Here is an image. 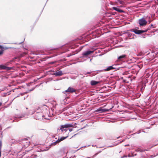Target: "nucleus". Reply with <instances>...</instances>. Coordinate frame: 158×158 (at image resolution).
I'll return each instance as SVG.
<instances>
[{"instance_id": "obj_5", "label": "nucleus", "mask_w": 158, "mask_h": 158, "mask_svg": "<svg viewBox=\"0 0 158 158\" xmlns=\"http://www.w3.org/2000/svg\"><path fill=\"white\" fill-rule=\"evenodd\" d=\"M112 9H113L114 10L120 13H123L124 12V11L121 9H120L118 7H112Z\"/></svg>"}, {"instance_id": "obj_11", "label": "nucleus", "mask_w": 158, "mask_h": 158, "mask_svg": "<svg viewBox=\"0 0 158 158\" xmlns=\"http://www.w3.org/2000/svg\"><path fill=\"white\" fill-rule=\"evenodd\" d=\"M14 48L11 47H6L3 46H2L0 45V49H12Z\"/></svg>"}, {"instance_id": "obj_23", "label": "nucleus", "mask_w": 158, "mask_h": 158, "mask_svg": "<svg viewBox=\"0 0 158 158\" xmlns=\"http://www.w3.org/2000/svg\"><path fill=\"white\" fill-rule=\"evenodd\" d=\"M100 49L102 50V49H104V48H93L91 49Z\"/></svg>"}, {"instance_id": "obj_1", "label": "nucleus", "mask_w": 158, "mask_h": 158, "mask_svg": "<svg viewBox=\"0 0 158 158\" xmlns=\"http://www.w3.org/2000/svg\"><path fill=\"white\" fill-rule=\"evenodd\" d=\"M87 45H81L80 44H76L74 42H70L63 45L59 47V48H62L65 49H89V48H87Z\"/></svg>"}, {"instance_id": "obj_15", "label": "nucleus", "mask_w": 158, "mask_h": 158, "mask_svg": "<svg viewBox=\"0 0 158 158\" xmlns=\"http://www.w3.org/2000/svg\"><path fill=\"white\" fill-rule=\"evenodd\" d=\"M2 141L1 140L0 141V158L1 157V149H2Z\"/></svg>"}, {"instance_id": "obj_27", "label": "nucleus", "mask_w": 158, "mask_h": 158, "mask_svg": "<svg viewBox=\"0 0 158 158\" xmlns=\"http://www.w3.org/2000/svg\"><path fill=\"white\" fill-rule=\"evenodd\" d=\"M111 15H115V13H114V12H112L111 13Z\"/></svg>"}, {"instance_id": "obj_8", "label": "nucleus", "mask_w": 158, "mask_h": 158, "mask_svg": "<svg viewBox=\"0 0 158 158\" xmlns=\"http://www.w3.org/2000/svg\"><path fill=\"white\" fill-rule=\"evenodd\" d=\"M75 90L73 88L69 87L67 90H65V92H69L70 93H73L75 92Z\"/></svg>"}, {"instance_id": "obj_34", "label": "nucleus", "mask_w": 158, "mask_h": 158, "mask_svg": "<svg viewBox=\"0 0 158 158\" xmlns=\"http://www.w3.org/2000/svg\"><path fill=\"white\" fill-rule=\"evenodd\" d=\"M34 88H33L32 89L30 90V91H32V90H33L34 89Z\"/></svg>"}, {"instance_id": "obj_12", "label": "nucleus", "mask_w": 158, "mask_h": 158, "mask_svg": "<svg viewBox=\"0 0 158 158\" xmlns=\"http://www.w3.org/2000/svg\"><path fill=\"white\" fill-rule=\"evenodd\" d=\"M99 83V81H97L94 80L90 82V84L92 85H95Z\"/></svg>"}, {"instance_id": "obj_30", "label": "nucleus", "mask_w": 158, "mask_h": 158, "mask_svg": "<svg viewBox=\"0 0 158 158\" xmlns=\"http://www.w3.org/2000/svg\"><path fill=\"white\" fill-rule=\"evenodd\" d=\"M141 37H143V38H144L145 37V36L144 35H142Z\"/></svg>"}, {"instance_id": "obj_9", "label": "nucleus", "mask_w": 158, "mask_h": 158, "mask_svg": "<svg viewBox=\"0 0 158 158\" xmlns=\"http://www.w3.org/2000/svg\"><path fill=\"white\" fill-rule=\"evenodd\" d=\"M127 57L126 54H123L122 55L118 57V60L120 61L122 60L123 59L126 58Z\"/></svg>"}, {"instance_id": "obj_20", "label": "nucleus", "mask_w": 158, "mask_h": 158, "mask_svg": "<svg viewBox=\"0 0 158 158\" xmlns=\"http://www.w3.org/2000/svg\"><path fill=\"white\" fill-rule=\"evenodd\" d=\"M11 69V68L9 67H6L5 66V69H6L7 70H10Z\"/></svg>"}, {"instance_id": "obj_14", "label": "nucleus", "mask_w": 158, "mask_h": 158, "mask_svg": "<svg viewBox=\"0 0 158 158\" xmlns=\"http://www.w3.org/2000/svg\"><path fill=\"white\" fill-rule=\"evenodd\" d=\"M129 30L127 31V32H126L125 33L127 34L128 37H131L132 36V34L130 32Z\"/></svg>"}, {"instance_id": "obj_35", "label": "nucleus", "mask_w": 158, "mask_h": 158, "mask_svg": "<svg viewBox=\"0 0 158 158\" xmlns=\"http://www.w3.org/2000/svg\"><path fill=\"white\" fill-rule=\"evenodd\" d=\"M53 49L56 50V49H58V48H55Z\"/></svg>"}, {"instance_id": "obj_7", "label": "nucleus", "mask_w": 158, "mask_h": 158, "mask_svg": "<svg viewBox=\"0 0 158 158\" xmlns=\"http://www.w3.org/2000/svg\"><path fill=\"white\" fill-rule=\"evenodd\" d=\"M63 74L62 72L61 71H56V72L54 73L52 75L56 76H61Z\"/></svg>"}, {"instance_id": "obj_31", "label": "nucleus", "mask_w": 158, "mask_h": 158, "mask_svg": "<svg viewBox=\"0 0 158 158\" xmlns=\"http://www.w3.org/2000/svg\"><path fill=\"white\" fill-rule=\"evenodd\" d=\"M130 146V145H129V144H127V145H125V146Z\"/></svg>"}, {"instance_id": "obj_37", "label": "nucleus", "mask_w": 158, "mask_h": 158, "mask_svg": "<svg viewBox=\"0 0 158 158\" xmlns=\"http://www.w3.org/2000/svg\"><path fill=\"white\" fill-rule=\"evenodd\" d=\"M54 63V62H53L52 63V64H53Z\"/></svg>"}, {"instance_id": "obj_21", "label": "nucleus", "mask_w": 158, "mask_h": 158, "mask_svg": "<svg viewBox=\"0 0 158 158\" xmlns=\"http://www.w3.org/2000/svg\"><path fill=\"white\" fill-rule=\"evenodd\" d=\"M148 30H148V28L145 30H142V33L146 32Z\"/></svg>"}, {"instance_id": "obj_10", "label": "nucleus", "mask_w": 158, "mask_h": 158, "mask_svg": "<svg viewBox=\"0 0 158 158\" xmlns=\"http://www.w3.org/2000/svg\"><path fill=\"white\" fill-rule=\"evenodd\" d=\"M94 52V51H87L83 53V55L84 56H88L90 54L92 53H93Z\"/></svg>"}, {"instance_id": "obj_3", "label": "nucleus", "mask_w": 158, "mask_h": 158, "mask_svg": "<svg viewBox=\"0 0 158 158\" xmlns=\"http://www.w3.org/2000/svg\"><path fill=\"white\" fill-rule=\"evenodd\" d=\"M147 23V21L143 18H142L139 20V23L140 26H145Z\"/></svg>"}, {"instance_id": "obj_6", "label": "nucleus", "mask_w": 158, "mask_h": 158, "mask_svg": "<svg viewBox=\"0 0 158 158\" xmlns=\"http://www.w3.org/2000/svg\"><path fill=\"white\" fill-rule=\"evenodd\" d=\"M116 65H113L112 66H111L108 67L106 69H105V71H109L112 69H116V68L115 67Z\"/></svg>"}, {"instance_id": "obj_19", "label": "nucleus", "mask_w": 158, "mask_h": 158, "mask_svg": "<svg viewBox=\"0 0 158 158\" xmlns=\"http://www.w3.org/2000/svg\"><path fill=\"white\" fill-rule=\"evenodd\" d=\"M142 30H138L137 34L140 35L142 34Z\"/></svg>"}, {"instance_id": "obj_13", "label": "nucleus", "mask_w": 158, "mask_h": 158, "mask_svg": "<svg viewBox=\"0 0 158 158\" xmlns=\"http://www.w3.org/2000/svg\"><path fill=\"white\" fill-rule=\"evenodd\" d=\"M138 30L136 28H134L130 29L129 31H130L134 32L135 34H137Z\"/></svg>"}, {"instance_id": "obj_32", "label": "nucleus", "mask_w": 158, "mask_h": 158, "mask_svg": "<svg viewBox=\"0 0 158 158\" xmlns=\"http://www.w3.org/2000/svg\"><path fill=\"white\" fill-rule=\"evenodd\" d=\"M87 73L88 74H90V73H91V72H87Z\"/></svg>"}, {"instance_id": "obj_24", "label": "nucleus", "mask_w": 158, "mask_h": 158, "mask_svg": "<svg viewBox=\"0 0 158 158\" xmlns=\"http://www.w3.org/2000/svg\"><path fill=\"white\" fill-rule=\"evenodd\" d=\"M26 54V53L25 52H24L22 54H21V56H20V57H21L23 56H24V55H25Z\"/></svg>"}, {"instance_id": "obj_2", "label": "nucleus", "mask_w": 158, "mask_h": 158, "mask_svg": "<svg viewBox=\"0 0 158 158\" xmlns=\"http://www.w3.org/2000/svg\"><path fill=\"white\" fill-rule=\"evenodd\" d=\"M74 126L71 124H66L64 125H62L60 126V130H61V131L62 132L64 131H67V128L73 127Z\"/></svg>"}, {"instance_id": "obj_26", "label": "nucleus", "mask_w": 158, "mask_h": 158, "mask_svg": "<svg viewBox=\"0 0 158 158\" xmlns=\"http://www.w3.org/2000/svg\"><path fill=\"white\" fill-rule=\"evenodd\" d=\"M113 48H107L106 49H108V50L112 49Z\"/></svg>"}, {"instance_id": "obj_17", "label": "nucleus", "mask_w": 158, "mask_h": 158, "mask_svg": "<svg viewBox=\"0 0 158 158\" xmlns=\"http://www.w3.org/2000/svg\"><path fill=\"white\" fill-rule=\"evenodd\" d=\"M5 66L3 65H0V69H5Z\"/></svg>"}, {"instance_id": "obj_25", "label": "nucleus", "mask_w": 158, "mask_h": 158, "mask_svg": "<svg viewBox=\"0 0 158 158\" xmlns=\"http://www.w3.org/2000/svg\"><path fill=\"white\" fill-rule=\"evenodd\" d=\"M118 2L120 3V4H123V1L120 0H118Z\"/></svg>"}, {"instance_id": "obj_38", "label": "nucleus", "mask_w": 158, "mask_h": 158, "mask_svg": "<svg viewBox=\"0 0 158 158\" xmlns=\"http://www.w3.org/2000/svg\"><path fill=\"white\" fill-rule=\"evenodd\" d=\"M75 135H76V134L74 135H73V136H75Z\"/></svg>"}, {"instance_id": "obj_18", "label": "nucleus", "mask_w": 158, "mask_h": 158, "mask_svg": "<svg viewBox=\"0 0 158 158\" xmlns=\"http://www.w3.org/2000/svg\"><path fill=\"white\" fill-rule=\"evenodd\" d=\"M154 28V27H153V25L152 24H151L148 28V30H150L152 28Z\"/></svg>"}, {"instance_id": "obj_28", "label": "nucleus", "mask_w": 158, "mask_h": 158, "mask_svg": "<svg viewBox=\"0 0 158 158\" xmlns=\"http://www.w3.org/2000/svg\"><path fill=\"white\" fill-rule=\"evenodd\" d=\"M73 130L72 129H69V131H71Z\"/></svg>"}, {"instance_id": "obj_4", "label": "nucleus", "mask_w": 158, "mask_h": 158, "mask_svg": "<svg viewBox=\"0 0 158 158\" xmlns=\"http://www.w3.org/2000/svg\"><path fill=\"white\" fill-rule=\"evenodd\" d=\"M68 136H67L66 137H61L59 139V138L58 140H57L56 141L52 143V145H56L57 143H58L60 142L61 141L64 140V139H65L66 138H67Z\"/></svg>"}, {"instance_id": "obj_22", "label": "nucleus", "mask_w": 158, "mask_h": 158, "mask_svg": "<svg viewBox=\"0 0 158 158\" xmlns=\"http://www.w3.org/2000/svg\"><path fill=\"white\" fill-rule=\"evenodd\" d=\"M4 50H1L0 51V55H2L3 53Z\"/></svg>"}, {"instance_id": "obj_36", "label": "nucleus", "mask_w": 158, "mask_h": 158, "mask_svg": "<svg viewBox=\"0 0 158 158\" xmlns=\"http://www.w3.org/2000/svg\"><path fill=\"white\" fill-rule=\"evenodd\" d=\"M24 49L26 50V49H27L26 48H25Z\"/></svg>"}, {"instance_id": "obj_16", "label": "nucleus", "mask_w": 158, "mask_h": 158, "mask_svg": "<svg viewBox=\"0 0 158 158\" xmlns=\"http://www.w3.org/2000/svg\"><path fill=\"white\" fill-rule=\"evenodd\" d=\"M146 52H140L139 54L138 55V56H142L143 55H144Z\"/></svg>"}, {"instance_id": "obj_33", "label": "nucleus", "mask_w": 158, "mask_h": 158, "mask_svg": "<svg viewBox=\"0 0 158 158\" xmlns=\"http://www.w3.org/2000/svg\"><path fill=\"white\" fill-rule=\"evenodd\" d=\"M23 42V41H22V42H20V43H19V44H22V43Z\"/></svg>"}, {"instance_id": "obj_29", "label": "nucleus", "mask_w": 158, "mask_h": 158, "mask_svg": "<svg viewBox=\"0 0 158 158\" xmlns=\"http://www.w3.org/2000/svg\"><path fill=\"white\" fill-rule=\"evenodd\" d=\"M2 103L0 102V106L2 105Z\"/></svg>"}]
</instances>
